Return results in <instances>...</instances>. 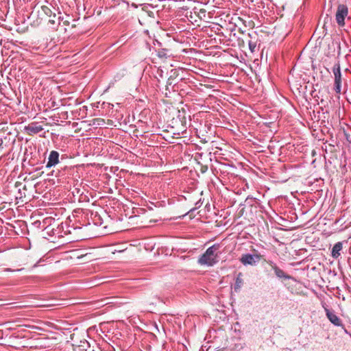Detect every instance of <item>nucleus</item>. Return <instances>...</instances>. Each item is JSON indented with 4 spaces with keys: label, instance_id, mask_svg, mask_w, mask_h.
Wrapping results in <instances>:
<instances>
[{
    "label": "nucleus",
    "instance_id": "5",
    "mask_svg": "<svg viewBox=\"0 0 351 351\" xmlns=\"http://www.w3.org/2000/svg\"><path fill=\"white\" fill-rule=\"evenodd\" d=\"M322 306L324 308L327 318L332 324H334L335 326H343L341 319L335 313L334 311L330 310L324 304H323Z\"/></svg>",
    "mask_w": 351,
    "mask_h": 351
},
{
    "label": "nucleus",
    "instance_id": "10",
    "mask_svg": "<svg viewBox=\"0 0 351 351\" xmlns=\"http://www.w3.org/2000/svg\"><path fill=\"white\" fill-rule=\"evenodd\" d=\"M342 248L343 245L341 242L336 243L332 249L331 256L334 258H338L340 256V251L342 250Z\"/></svg>",
    "mask_w": 351,
    "mask_h": 351
},
{
    "label": "nucleus",
    "instance_id": "12",
    "mask_svg": "<svg viewBox=\"0 0 351 351\" xmlns=\"http://www.w3.org/2000/svg\"><path fill=\"white\" fill-rule=\"evenodd\" d=\"M157 55L160 58H167L170 56L168 54V50L166 49H160L157 51Z\"/></svg>",
    "mask_w": 351,
    "mask_h": 351
},
{
    "label": "nucleus",
    "instance_id": "4",
    "mask_svg": "<svg viewBox=\"0 0 351 351\" xmlns=\"http://www.w3.org/2000/svg\"><path fill=\"white\" fill-rule=\"evenodd\" d=\"M348 14V8L346 5L339 4L337 6V12L335 14V20L339 27L345 25V19Z\"/></svg>",
    "mask_w": 351,
    "mask_h": 351
},
{
    "label": "nucleus",
    "instance_id": "13",
    "mask_svg": "<svg viewBox=\"0 0 351 351\" xmlns=\"http://www.w3.org/2000/svg\"><path fill=\"white\" fill-rule=\"evenodd\" d=\"M171 75H170V77L168 78V80H167V84L169 85H171V84H172V82H171L172 77L177 76V71L176 70H173V69L171 70Z\"/></svg>",
    "mask_w": 351,
    "mask_h": 351
},
{
    "label": "nucleus",
    "instance_id": "7",
    "mask_svg": "<svg viewBox=\"0 0 351 351\" xmlns=\"http://www.w3.org/2000/svg\"><path fill=\"white\" fill-rule=\"evenodd\" d=\"M59 153L57 151L53 150L50 152L48 161L46 165L47 168H51L59 162Z\"/></svg>",
    "mask_w": 351,
    "mask_h": 351
},
{
    "label": "nucleus",
    "instance_id": "14",
    "mask_svg": "<svg viewBox=\"0 0 351 351\" xmlns=\"http://www.w3.org/2000/svg\"><path fill=\"white\" fill-rule=\"evenodd\" d=\"M104 123V120L102 119H95L93 120V125H101Z\"/></svg>",
    "mask_w": 351,
    "mask_h": 351
},
{
    "label": "nucleus",
    "instance_id": "9",
    "mask_svg": "<svg viewBox=\"0 0 351 351\" xmlns=\"http://www.w3.org/2000/svg\"><path fill=\"white\" fill-rule=\"evenodd\" d=\"M269 265L271 266V268L274 269L276 276H278V278H285V279L290 278V277L289 276L286 275L285 273L284 272V271L282 270L281 269H280L275 263H274L273 262L271 261L269 263Z\"/></svg>",
    "mask_w": 351,
    "mask_h": 351
},
{
    "label": "nucleus",
    "instance_id": "11",
    "mask_svg": "<svg viewBox=\"0 0 351 351\" xmlns=\"http://www.w3.org/2000/svg\"><path fill=\"white\" fill-rule=\"evenodd\" d=\"M242 276H243L242 273H239L236 278L234 287V291L236 292L239 291L241 287H242V285L243 284V280Z\"/></svg>",
    "mask_w": 351,
    "mask_h": 351
},
{
    "label": "nucleus",
    "instance_id": "17",
    "mask_svg": "<svg viewBox=\"0 0 351 351\" xmlns=\"http://www.w3.org/2000/svg\"><path fill=\"white\" fill-rule=\"evenodd\" d=\"M92 351H95V350H92Z\"/></svg>",
    "mask_w": 351,
    "mask_h": 351
},
{
    "label": "nucleus",
    "instance_id": "6",
    "mask_svg": "<svg viewBox=\"0 0 351 351\" xmlns=\"http://www.w3.org/2000/svg\"><path fill=\"white\" fill-rule=\"evenodd\" d=\"M43 130V126L37 122H32L25 127V131L29 135L36 134Z\"/></svg>",
    "mask_w": 351,
    "mask_h": 351
},
{
    "label": "nucleus",
    "instance_id": "2",
    "mask_svg": "<svg viewBox=\"0 0 351 351\" xmlns=\"http://www.w3.org/2000/svg\"><path fill=\"white\" fill-rule=\"evenodd\" d=\"M252 252L253 254H244L239 258L243 265H256L262 258L263 256L256 250L253 249Z\"/></svg>",
    "mask_w": 351,
    "mask_h": 351
},
{
    "label": "nucleus",
    "instance_id": "8",
    "mask_svg": "<svg viewBox=\"0 0 351 351\" xmlns=\"http://www.w3.org/2000/svg\"><path fill=\"white\" fill-rule=\"evenodd\" d=\"M247 36L250 38L248 40V45L250 50L252 53H254L256 51V32H254L252 33H248Z\"/></svg>",
    "mask_w": 351,
    "mask_h": 351
},
{
    "label": "nucleus",
    "instance_id": "1",
    "mask_svg": "<svg viewBox=\"0 0 351 351\" xmlns=\"http://www.w3.org/2000/svg\"><path fill=\"white\" fill-rule=\"evenodd\" d=\"M220 245L215 243L209 247L206 252L199 257L197 263L201 265L212 267L219 262V250Z\"/></svg>",
    "mask_w": 351,
    "mask_h": 351
},
{
    "label": "nucleus",
    "instance_id": "15",
    "mask_svg": "<svg viewBox=\"0 0 351 351\" xmlns=\"http://www.w3.org/2000/svg\"><path fill=\"white\" fill-rule=\"evenodd\" d=\"M42 10L46 14H49L51 12V10L47 6H42Z\"/></svg>",
    "mask_w": 351,
    "mask_h": 351
},
{
    "label": "nucleus",
    "instance_id": "16",
    "mask_svg": "<svg viewBox=\"0 0 351 351\" xmlns=\"http://www.w3.org/2000/svg\"><path fill=\"white\" fill-rule=\"evenodd\" d=\"M156 74L161 78L163 77V71L162 69L158 68L157 69V71H156Z\"/></svg>",
    "mask_w": 351,
    "mask_h": 351
},
{
    "label": "nucleus",
    "instance_id": "3",
    "mask_svg": "<svg viewBox=\"0 0 351 351\" xmlns=\"http://www.w3.org/2000/svg\"><path fill=\"white\" fill-rule=\"evenodd\" d=\"M332 73L334 74V90L337 94H340L341 91V73L339 62L337 61L333 68Z\"/></svg>",
    "mask_w": 351,
    "mask_h": 351
}]
</instances>
